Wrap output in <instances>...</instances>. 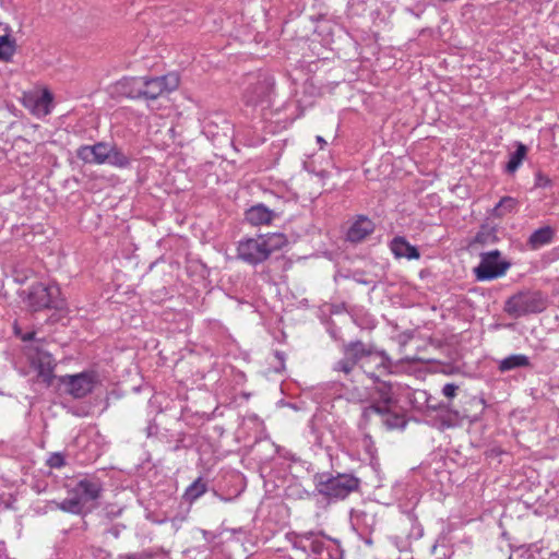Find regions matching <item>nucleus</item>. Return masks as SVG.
<instances>
[{"instance_id": "3", "label": "nucleus", "mask_w": 559, "mask_h": 559, "mask_svg": "<svg viewBox=\"0 0 559 559\" xmlns=\"http://www.w3.org/2000/svg\"><path fill=\"white\" fill-rule=\"evenodd\" d=\"M546 307L547 299L540 292L522 290L506 300L503 310L509 317L518 319L531 313H539Z\"/></svg>"}, {"instance_id": "9", "label": "nucleus", "mask_w": 559, "mask_h": 559, "mask_svg": "<svg viewBox=\"0 0 559 559\" xmlns=\"http://www.w3.org/2000/svg\"><path fill=\"white\" fill-rule=\"evenodd\" d=\"M102 484L97 479L83 478L75 487L70 491V495H74L83 509L90 510V503L96 501L100 497Z\"/></svg>"}, {"instance_id": "39", "label": "nucleus", "mask_w": 559, "mask_h": 559, "mask_svg": "<svg viewBox=\"0 0 559 559\" xmlns=\"http://www.w3.org/2000/svg\"><path fill=\"white\" fill-rule=\"evenodd\" d=\"M473 402H474V403H476V404H478V405H480V406H481V408H484V401H483V400H476V399H474V400H473Z\"/></svg>"}, {"instance_id": "26", "label": "nucleus", "mask_w": 559, "mask_h": 559, "mask_svg": "<svg viewBox=\"0 0 559 559\" xmlns=\"http://www.w3.org/2000/svg\"><path fill=\"white\" fill-rule=\"evenodd\" d=\"M498 241V237L496 235L495 228L481 227V229L476 234L473 246L474 245H492Z\"/></svg>"}, {"instance_id": "24", "label": "nucleus", "mask_w": 559, "mask_h": 559, "mask_svg": "<svg viewBox=\"0 0 559 559\" xmlns=\"http://www.w3.org/2000/svg\"><path fill=\"white\" fill-rule=\"evenodd\" d=\"M106 163L116 166V167H127L130 163L129 157L119 150L116 145L110 144V152L108 154V159H106Z\"/></svg>"}, {"instance_id": "32", "label": "nucleus", "mask_w": 559, "mask_h": 559, "mask_svg": "<svg viewBox=\"0 0 559 559\" xmlns=\"http://www.w3.org/2000/svg\"><path fill=\"white\" fill-rule=\"evenodd\" d=\"M47 464L51 468H61L66 465V460L62 453L55 452L51 453L47 460Z\"/></svg>"}, {"instance_id": "11", "label": "nucleus", "mask_w": 559, "mask_h": 559, "mask_svg": "<svg viewBox=\"0 0 559 559\" xmlns=\"http://www.w3.org/2000/svg\"><path fill=\"white\" fill-rule=\"evenodd\" d=\"M110 152V143L97 142L94 145H82L76 150L79 159L87 164H105Z\"/></svg>"}, {"instance_id": "38", "label": "nucleus", "mask_w": 559, "mask_h": 559, "mask_svg": "<svg viewBox=\"0 0 559 559\" xmlns=\"http://www.w3.org/2000/svg\"><path fill=\"white\" fill-rule=\"evenodd\" d=\"M41 100H43V102H50V100H51V96H50V94L45 93V94L43 95V97H41Z\"/></svg>"}, {"instance_id": "10", "label": "nucleus", "mask_w": 559, "mask_h": 559, "mask_svg": "<svg viewBox=\"0 0 559 559\" xmlns=\"http://www.w3.org/2000/svg\"><path fill=\"white\" fill-rule=\"evenodd\" d=\"M274 88V79L267 74H261L254 83H250L245 92V99L248 105H255L266 100Z\"/></svg>"}, {"instance_id": "5", "label": "nucleus", "mask_w": 559, "mask_h": 559, "mask_svg": "<svg viewBox=\"0 0 559 559\" xmlns=\"http://www.w3.org/2000/svg\"><path fill=\"white\" fill-rule=\"evenodd\" d=\"M98 383V377L95 371H82L75 374H64L58 377V389L69 394L75 400H81L91 394Z\"/></svg>"}, {"instance_id": "23", "label": "nucleus", "mask_w": 559, "mask_h": 559, "mask_svg": "<svg viewBox=\"0 0 559 559\" xmlns=\"http://www.w3.org/2000/svg\"><path fill=\"white\" fill-rule=\"evenodd\" d=\"M206 484L201 477H199L186 489L183 498L186 501L191 503L200 498L206 491Z\"/></svg>"}, {"instance_id": "4", "label": "nucleus", "mask_w": 559, "mask_h": 559, "mask_svg": "<svg viewBox=\"0 0 559 559\" xmlns=\"http://www.w3.org/2000/svg\"><path fill=\"white\" fill-rule=\"evenodd\" d=\"M60 295L58 285L37 283L29 288L26 302L33 311L43 309L62 310L66 307V301Z\"/></svg>"}, {"instance_id": "7", "label": "nucleus", "mask_w": 559, "mask_h": 559, "mask_svg": "<svg viewBox=\"0 0 559 559\" xmlns=\"http://www.w3.org/2000/svg\"><path fill=\"white\" fill-rule=\"evenodd\" d=\"M179 85V78L175 73L163 76H143V86L141 98L154 100L164 93L176 90Z\"/></svg>"}, {"instance_id": "6", "label": "nucleus", "mask_w": 559, "mask_h": 559, "mask_svg": "<svg viewBox=\"0 0 559 559\" xmlns=\"http://www.w3.org/2000/svg\"><path fill=\"white\" fill-rule=\"evenodd\" d=\"M480 262L474 269L478 281H491L506 274L511 263L502 257V253L495 249L479 254Z\"/></svg>"}, {"instance_id": "36", "label": "nucleus", "mask_w": 559, "mask_h": 559, "mask_svg": "<svg viewBox=\"0 0 559 559\" xmlns=\"http://www.w3.org/2000/svg\"><path fill=\"white\" fill-rule=\"evenodd\" d=\"M34 333H26L25 335L22 336V340L23 341H31L34 338Z\"/></svg>"}, {"instance_id": "29", "label": "nucleus", "mask_w": 559, "mask_h": 559, "mask_svg": "<svg viewBox=\"0 0 559 559\" xmlns=\"http://www.w3.org/2000/svg\"><path fill=\"white\" fill-rule=\"evenodd\" d=\"M383 425L388 429H403L406 426V420L402 415L393 413L391 409H389L388 414L383 417Z\"/></svg>"}, {"instance_id": "37", "label": "nucleus", "mask_w": 559, "mask_h": 559, "mask_svg": "<svg viewBox=\"0 0 559 559\" xmlns=\"http://www.w3.org/2000/svg\"><path fill=\"white\" fill-rule=\"evenodd\" d=\"M317 142L321 145V148L326 144V141L322 136H317Z\"/></svg>"}, {"instance_id": "8", "label": "nucleus", "mask_w": 559, "mask_h": 559, "mask_svg": "<svg viewBox=\"0 0 559 559\" xmlns=\"http://www.w3.org/2000/svg\"><path fill=\"white\" fill-rule=\"evenodd\" d=\"M238 258L242 261L257 265L269 259L263 239L259 235L255 238L240 240L237 247Z\"/></svg>"}, {"instance_id": "14", "label": "nucleus", "mask_w": 559, "mask_h": 559, "mask_svg": "<svg viewBox=\"0 0 559 559\" xmlns=\"http://www.w3.org/2000/svg\"><path fill=\"white\" fill-rule=\"evenodd\" d=\"M275 216L276 214L262 203L246 211V219L254 226L270 224Z\"/></svg>"}, {"instance_id": "25", "label": "nucleus", "mask_w": 559, "mask_h": 559, "mask_svg": "<svg viewBox=\"0 0 559 559\" xmlns=\"http://www.w3.org/2000/svg\"><path fill=\"white\" fill-rule=\"evenodd\" d=\"M56 506L58 509L72 514H82L85 512L81 502L78 501L74 495H70V497L66 498L61 502H56Z\"/></svg>"}, {"instance_id": "31", "label": "nucleus", "mask_w": 559, "mask_h": 559, "mask_svg": "<svg viewBox=\"0 0 559 559\" xmlns=\"http://www.w3.org/2000/svg\"><path fill=\"white\" fill-rule=\"evenodd\" d=\"M314 536V533L313 532H308V533H305L302 535H299L295 538V540L293 542V546L294 548L296 549H299L304 552H307V549H308V546H309V540Z\"/></svg>"}, {"instance_id": "30", "label": "nucleus", "mask_w": 559, "mask_h": 559, "mask_svg": "<svg viewBox=\"0 0 559 559\" xmlns=\"http://www.w3.org/2000/svg\"><path fill=\"white\" fill-rule=\"evenodd\" d=\"M391 405L382 404L381 402L372 400L371 404L364 409L362 416L368 419L371 414L380 415L384 417L388 414Z\"/></svg>"}, {"instance_id": "28", "label": "nucleus", "mask_w": 559, "mask_h": 559, "mask_svg": "<svg viewBox=\"0 0 559 559\" xmlns=\"http://www.w3.org/2000/svg\"><path fill=\"white\" fill-rule=\"evenodd\" d=\"M516 200L511 197H503L499 203L495 206L492 214L498 217H502L507 213L512 212L516 206Z\"/></svg>"}, {"instance_id": "34", "label": "nucleus", "mask_w": 559, "mask_h": 559, "mask_svg": "<svg viewBox=\"0 0 559 559\" xmlns=\"http://www.w3.org/2000/svg\"><path fill=\"white\" fill-rule=\"evenodd\" d=\"M551 185V180L548 176L544 175L543 173H537L535 176V187L538 188H546Z\"/></svg>"}, {"instance_id": "33", "label": "nucleus", "mask_w": 559, "mask_h": 559, "mask_svg": "<svg viewBox=\"0 0 559 559\" xmlns=\"http://www.w3.org/2000/svg\"><path fill=\"white\" fill-rule=\"evenodd\" d=\"M427 407L429 409H432V411H441V409H447L451 415H453L454 417H459V412H452L449 409V405L444 404V403H430V399L427 400Z\"/></svg>"}, {"instance_id": "22", "label": "nucleus", "mask_w": 559, "mask_h": 559, "mask_svg": "<svg viewBox=\"0 0 559 559\" xmlns=\"http://www.w3.org/2000/svg\"><path fill=\"white\" fill-rule=\"evenodd\" d=\"M527 154V147L523 143H518L516 150L510 155V159L507 163L506 170L509 174L514 173Z\"/></svg>"}, {"instance_id": "20", "label": "nucleus", "mask_w": 559, "mask_h": 559, "mask_svg": "<svg viewBox=\"0 0 559 559\" xmlns=\"http://www.w3.org/2000/svg\"><path fill=\"white\" fill-rule=\"evenodd\" d=\"M530 358L522 354H514L506 357L499 362V370L506 372L521 367H528Z\"/></svg>"}, {"instance_id": "2", "label": "nucleus", "mask_w": 559, "mask_h": 559, "mask_svg": "<svg viewBox=\"0 0 559 559\" xmlns=\"http://www.w3.org/2000/svg\"><path fill=\"white\" fill-rule=\"evenodd\" d=\"M344 357L334 365L335 371L349 374L355 366L365 358L379 360L378 366L386 368L388 357L383 352H379L372 344H366L362 341H353L343 345Z\"/></svg>"}, {"instance_id": "17", "label": "nucleus", "mask_w": 559, "mask_h": 559, "mask_svg": "<svg viewBox=\"0 0 559 559\" xmlns=\"http://www.w3.org/2000/svg\"><path fill=\"white\" fill-rule=\"evenodd\" d=\"M119 91L129 98H141L143 76L124 78L119 83Z\"/></svg>"}, {"instance_id": "21", "label": "nucleus", "mask_w": 559, "mask_h": 559, "mask_svg": "<svg viewBox=\"0 0 559 559\" xmlns=\"http://www.w3.org/2000/svg\"><path fill=\"white\" fill-rule=\"evenodd\" d=\"M263 239L264 247L270 257L274 251L281 250L286 243L287 238L284 234L275 233L269 235H260Z\"/></svg>"}, {"instance_id": "35", "label": "nucleus", "mask_w": 559, "mask_h": 559, "mask_svg": "<svg viewBox=\"0 0 559 559\" xmlns=\"http://www.w3.org/2000/svg\"><path fill=\"white\" fill-rule=\"evenodd\" d=\"M459 390V385L454 383H447L442 388V394L448 399H453L456 395V392Z\"/></svg>"}, {"instance_id": "15", "label": "nucleus", "mask_w": 559, "mask_h": 559, "mask_svg": "<svg viewBox=\"0 0 559 559\" xmlns=\"http://www.w3.org/2000/svg\"><path fill=\"white\" fill-rule=\"evenodd\" d=\"M390 248L395 258H406L408 260L419 259L420 253L417 247L412 246L404 237H395L390 243Z\"/></svg>"}, {"instance_id": "1", "label": "nucleus", "mask_w": 559, "mask_h": 559, "mask_svg": "<svg viewBox=\"0 0 559 559\" xmlns=\"http://www.w3.org/2000/svg\"><path fill=\"white\" fill-rule=\"evenodd\" d=\"M316 491L329 500H343L359 489L360 480L352 474L317 473L313 476Z\"/></svg>"}, {"instance_id": "18", "label": "nucleus", "mask_w": 559, "mask_h": 559, "mask_svg": "<svg viewBox=\"0 0 559 559\" xmlns=\"http://www.w3.org/2000/svg\"><path fill=\"white\" fill-rule=\"evenodd\" d=\"M555 236V229L550 226H544L536 229L528 238L527 245L531 249H539L540 247L548 245L552 241Z\"/></svg>"}, {"instance_id": "27", "label": "nucleus", "mask_w": 559, "mask_h": 559, "mask_svg": "<svg viewBox=\"0 0 559 559\" xmlns=\"http://www.w3.org/2000/svg\"><path fill=\"white\" fill-rule=\"evenodd\" d=\"M15 51V40L9 35L0 36V60L9 61Z\"/></svg>"}, {"instance_id": "19", "label": "nucleus", "mask_w": 559, "mask_h": 559, "mask_svg": "<svg viewBox=\"0 0 559 559\" xmlns=\"http://www.w3.org/2000/svg\"><path fill=\"white\" fill-rule=\"evenodd\" d=\"M308 548L311 550L313 555L319 556L320 559H333L334 555L338 554L337 547L326 546V544L322 539L313 537L309 540Z\"/></svg>"}, {"instance_id": "12", "label": "nucleus", "mask_w": 559, "mask_h": 559, "mask_svg": "<svg viewBox=\"0 0 559 559\" xmlns=\"http://www.w3.org/2000/svg\"><path fill=\"white\" fill-rule=\"evenodd\" d=\"M33 364L38 370V378L46 383L47 386L52 385L53 380L58 381V377L53 374V358L48 353H38L33 359Z\"/></svg>"}, {"instance_id": "13", "label": "nucleus", "mask_w": 559, "mask_h": 559, "mask_svg": "<svg viewBox=\"0 0 559 559\" xmlns=\"http://www.w3.org/2000/svg\"><path fill=\"white\" fill-rule=\"evenodd\" d=\"M374 229L373 223L365 217L360 216L353 225L348 228L346 237L350 242H359L370 235Z\"/></svg>"}, {"instance_id": "40", "label": "nucleus", "mask_w": 559, "mask_h": 559, "mask_svg": "<svg viewBox=\"0 0 559 559\" xmlns=\"http://www.w3.org/2000/svg\"><path fill=\"white\" fill-rule=\"evenodd\" d=\"M138 558V555L134 554V555H128L127 556V559H136Z\"/></svg>"}, {"instance_id": "16", "label": "nucleus", "mask_w": 559, "mask_h": 559, "mask_svg": "<svg viewBox=\"0 0 559 559\" xmlns=\"http://www.w3.org/2000/svg\"><path fill=\"white\" fill-rule=\"evenodd\" d=\"M370 378L374 379L376 381V385L371 393V400L389 405L396 403L393 396V388L390 382L380 381L373 373H370Z\"/></svg>"}]
</instances>
